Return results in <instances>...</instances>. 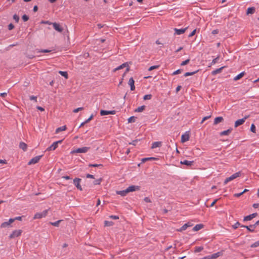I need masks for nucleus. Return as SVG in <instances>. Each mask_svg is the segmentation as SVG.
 Returning <instances> with one entry per match:
<instances>
[{
	"label": "nucleus",
	"mask_w": 259,
	"mask_h": 259,
	"mask_svg": "<svg viewBox=\"0 0 259 259\" xmlns=\"http://www.w3.org/2000/svg\"><path fill=\"white\" fill-rule=\"evenodd\" d=\"M259 246V240L251 245V247H256Z\"/></svg>",
	"instance_id": "49530a36"
},
{
	"label": "nucleus",
	"mask_w": 259,
	"mask_h": 259,
	"mask_svg": "<svg viewBox=\"0 0 259 259\" xmlns=\"http://www.w3.org/2000/svg\"><path fill=\"white\" fill-rule=\"evenodd\" d=\"M223 121H224V118H223V117H221V116L217 117L215 118V119L214 120L213 124L217 125L218 123H219L221 122H223Z\"/></svg>",
	"instance_id": "a211bd4d"
},
{
	"label": "nucleus",
	"mask_w": 259,
	"mask_h": 259,
	"mask_svg": "<svg viewBox=\"0 0 259 259\" xmlns=\"http://www.w3.org/2000/svg\"><path fill=\"white\" fill-rule=\"evenodd\" d=\"M61 221H62V220H59V221H56V222H50V223L52 225H53V226H54L58 227V226H59V224H60V223Z\"/></svg>",
	"instance_id": "72a5a7b5"
},
{
	"label": "nucleus",
	"mask_w": 259,
	"mask_h": 259,
	"mask_svg": "<svg viewBox=\"0 0 259 259\" xmlns=\"http://www.w3.org/2000/svg\"><path fill=\"white\" fill-rule=\"evenodd\" d=\"M157 159V158H155V157H146V158H143L141 159V161H142V163H144L146 161H149V160H156Z\"/></svg>",
	"instance_id": "4be33fe9"
},
{
	"label": "nucleus",
	"mask_w": 259,
	"mask_h": 259,
	"mask_svg": "<svg viewBox=\"0 0 259 259\" xmlns=\"http://www.w3.org/2000/svg\"><path fill=\"white\" fill-rule=\"evenodd\" d=\"M83 109V107H79V108H77L75 109L74 110H73V112L74 113H77L78 111H81V110H82Z\"/></svg>",
	"instance_id": "8fccbe9b"
},
{
	"label": "nucleus",
	"mask_w": 259,
	"mask_h": 259,
	"mask_svg": "<svg viewBox=\"0 0 259 259\" xmlns=\"http://www.w3.org/2000/svg\"><path fill=\"white\" fill-rule=\"evenodd\" d=\"M232 131V128H230L226 131H224L223 132H222L221 133H220V135L221 136H223V135H228Z\"/></svg>",
	"instance_id": "393cba45"
},
{
	"label": "nucleus",
	"mask_w": 259,
	"mask_h": 259,
	"mask_svg": "<svg viewBox=\"0 0 259 259\" xmlns=\"http://www.w3.org/2000/svg\"><path fill=\"white\" fill-rule=\"evenodd\" d=\"M15 221V219H10L8 222L3 223L1 225V228H4L9 227Z\"/></svg>",
	"instance_id": "6e6552de"
},
{
	"label": "nucleus",
	"mask_w": 259,
	"mask_h": 259,
	"mask_svg": "<svg viewBox=\"0 0 259 259\" xmlns=\"http://www.w3.org/2000/svg\"><path fill=\"white\" fill-rule=\"evenodd\" d=\"M196 30L195 29L189 35V37H192L193 36V35H194L196 33Z\"/></svg>",
	"instance_id": "bf43d9fd"
},
{
	"label": "nucleus",
	"mask_w": 259,
	"mask_h": 259,
	"mask_svg": "<svg viewBox=\"0 0 259 259\" xmlns=\"http://www.w3.org/2000/svg\"><path fill=\"white\" fill-rule=\"evenodd\" d=\"M140 140L138 139H136L135 140L133 141L131 143H130V144H132L134 146H135L138 144V142H139Z\"/></svg>",
	"instance_id": "de8ad7c7"
},
{
	"label": "nucleus",
	"mask_w": 259,
	"mask_h": 259,
	"mask_svg": "<svg viewBox=\"0 0 259 259\" xmlns=\"http://www.w3.org/2000/svg\"><path fill=\"white\" fill-rule=\"evenodd\" d=\"M203 227V225L201 224H197L193 228V230L194 231H198L201 229Z\"/></svg>",
	"instance_id": "bb28decb"
},
{
	"label": "nucleus",
	"mask_w": 259,
	"mask_h": 259,
	"mask_svg": "<svg viewBox=\"0 0 259 259\" xmlns=\"http://www.w3.org/2000/svg\"><path fill=\"white\" fill-rule=\"evenodd\" d=\"M22 231L21 230H16L13 231L12 234H11L9 236V238L10 239L14 238L17 237L21 235Z\"/></svg>",
	"instance_id": "39448f33"
},
{
	"label": "nucleus",
	"mask_w": 259,
	"mask_h": 259,
	"mask_svg": "<svg viewBox=\"0 0 259 259\" xmlns=\"http://www.w3.org/2000/svg\"><path fill=\"white\" fill-rule=\"evenodd\" d=\"M124 67H126V68L125 71L124 72V73L122 75V77H123L125 76V74L127 72H128L129 70H130V67L128 66V64L127 62L123 63L122 64L120 65V66L117 67V68H115L114 69L113 71L115 72V71H116L117 70H120V69H122V68H123Z\"/></svg>",
	"instance_id": "f257e3e1"
},
{
	"label": "nucleus",
	"mask_w": 259,
	"mask_h": 259,
	"mask_svg": "<svg viewBox=\"0 0 259 259\" xmlns=\"http://www.w3.org/2000/svg\"><path fill=\"white\" fill-rule=\"evenodd\" d=\"M66 125H64V126H61V127H58L56 130V134H58L59 133V132H62V131H65L66 130Z\"/></svg>",
	"instance_id": "a878e982"
},
{
	"label": "nucleus",
	"mask_w": 259,
	"mask_h": 259,
	"mask_svg": "<svg viewBox=\"0 0 259 259\" xmlns=\"http://www.w3.org/2000/svg\"><path fill=\"white\" fill-rule=\"evenodd\" d=\"M140 187L139 186H130L126 189V191H127L128 193L131 192H134L136 191L140 190Z\"/></svg>",
	"instance_id": "9d476101"
},
{
	"label": "nucleus",
	"mask_w": 259,
	"mask_h": 259,
	"mask_svg": "<svg viewBox=\"0 0 259 259\" xmlns=\"http://www.w3.org/2000/svg\"><path fill=\"white\" fill-rule=\"evenodd\" d=\"M255 9L254 7H250L248 8L246 11V14H252L255 12Z\"/></svg>",
	"instance_id": "412c9836"
},
{
	"label": "nucleus",
	"mask_w": 259,
	"mask_h": 259,
	"mask_svg": "<svg viewBox=\"0 0 259 259\" xmlns=\"http://www.w3.org/2000/svg\"><path fill=\"white\" fill-rule=\"evenodd\" d=\"M63 140H61L59 141L54 142L51 146H57L58 144H61L63 142Z\"/></svg>",
	"instance_id": "e433bc0d"
},
{
	"label": "nucleus",
	"mask_w": 259,
	"mask_h": 259,
	"mask_svg": "<svg viewBox=\"0 0 259 259\" xmlns=\"http://www.w3.org/2000/svg\"><path fill=\"white\" fill-rule=\"evenodd\" d=\"M243 192H241V193H236L234 195V196L235 197H240V196H241L242 194H243Z\"/></svg>",
	"instance_id": "0e129e2a"
},
{
	"label": "nucleus",
	"mask_w": 259,
	"mask_h": 259,
	"mask_svg": "<svg viewBox=\"0 0 259 259\" xmlns=\"http://www.w3.org/2000/svg\"><path fill=\"white\" fill-rule=\"evenodd\" d=\"M198 71H199V70H196L193 72H187L184 74V76L187 77L188 76L193 75L195 74V73H196L197 72H198Z\"/></svg>",
	"instance_id": "cd10ccee"
},
{
	"label": "nucleus",
	"mask_w": 259,
	"mask_h": 259,
	"mask_svg": "<svg viewBox=\"0 0 259 259\" xmlns=\"http://www.w3.org/2000/svg\"><path fill=\"white\" fill-rule=\"evenodd\" d=\"M152 96L151 94L146 95L144 96L143 99L144 100H150L152 98Z\"/></svg>",
	"instance_id": "c9c22d12"
},
{
	"label": "nucleus",
	"mask_w": 259,
	"mask_h": 259,
	"mask_svg": "<svg viewBox=\"0 0 259 259\" xmlns=\"http://www.w3.org/2000/svg\"><path fill=\"white\" fill-rule=\"evenodd\" d=\"M190 59H188L184 61H183L181 64V65L182 66H184V65H187V64H188L190 62Z\"/></svg>",
	"instance_id": "a19ab883"
},
{
	"label": "nucleus",
	"mask_w": 259,
	"mask_h": 259,
	"mask_svg": "<svg viewBox=\"0 0 259 259\" xmlns=\"http://www.w3.org/2000/svg\"><path fill=\"white\" fill-rule=\"evenodd\" d=\"M59 73L66 79L68 78V73L66 71H59Z\"/></svg>",
	"instance_id": "c85d7f7f"
},
{
	"label": "nucleus",
	"mask_w": 259,
	"mask_h": 259,
	"mask_svg": "<svg viewBox=\"0 0 259 259\" xmlns=\"http://www.w3.org/2000/svg\"><path fill=\"white\" fill-rule=\"evenodd\" d=\"M241 176V172H238L233 174L230 177L226 178L224 181V184H227L228 182L234 180L235 179Z\"/></svg>",
	"instance_id": "f03ea898"
},
{
	"label": "nucleus",
	"mask_w": 259,
	"mask_h": 259,
	"mask_svg": "<svg viewBox=\"0 0 259 259\" xmlns=\"http://www.w3.org/2000/svg\"><path fill=\"white\" fill-rule=\"evenodd\" d=\"M88 147H82V148H77V149L75 150H73V151H71V153H85L88 151Z\"/></svg>",
	"instance_id": "423d86ee"
},
{
	"label": "nucleus",
	"mask_w": 259,
	"mask_h": 259,
	"mask_svg": "<svg viewBox=\"0 0 259 259\" xmlns=\"http://www.w3.org/2000/svg\"><path fill=\"white\" fill-rule=\"evenodd\" d=\"M161 144V142H155L152 144V146H159Z\"/></svg>",
	"instance_id": "864d4df0"
},
{
	"label": "nucleus",
	"mask_w": 259,
	"mask_h": 259,
	"mask_svg": "<svg viewBox=\"0 0 259 259\" xmlns=\"http://www.w3.org/2000/svg\"><path fill=\"white\" fill-rule=\"evenodd\" d=\"M114 224V223L112 221H104V225L105 226H112Z\"/></svg>",
	"instance_id": "7c9ffc66"
},
{
	"label": "nucleus",
	"mask_w": 259,
	"mask_h": 259,
	"mask_svg": "<svg viewBox=\"0 0 259 259\" xmlns=\"http://www.w3.org/2000/svg\"><path fill=\"white\" fill-rule=\"evenodd\" d=\"M250 131L254 133H255V126L254 124H252L250 127Z\"/></svg>",
	"instance_id": "a18cd8bd"
},
{
	"label": "nucleus",
	"mask_w": 259,
	"mask_h": 259,
	"mask_svg": "<svg viewBox=\"0 0 259 259\" xmlns=\"http://www.w3.org/2000/svg\"><path fill=\"white\" fill-rule=\"evenodd\" d=\"M51 52V50H47V49L40 50L38 51V52H39V53H49Z\"/></svg>",
	"instance_id": "c03bdc74"
},
{
	"label": "nucleus",
	"mask_w": 259,
	"mask_h": 259,
	"mask_svg": "<svg viewBox=\"0 0 259 259\" xmlns=\"http://www.w3.org/2000/svg\"><path fill=\"white\" fill-rule=\"evenodd\" d=\"M53 28L57 31L59 32H62L63 30V28L60 26V25L56 22L53 23Z\"/></svg>",
	"instance_id": "f8f14e48"
},
{
	"label": "nucleus",
	"mask_w": 259,
	"mask_h": 259,
	"mask_svg": "<svg viewBox=\"0 0 259 259\" xmlns=\"http://www.w3.org/2000/svg\"><path fill=\"white\" fill-rule=\"evenodd\" d=\"M210 117H211V115L203 117L201 122V123H202L205 120L210 118Z\"/></svg>",
	"instance_id": "3c124183"
},
{
	"label": "nucleus",
	"mask_w": 259,
	"mask_h": 259,
	"mask_svg": "<svg viewBox=\"0 0 259 259\" xmlns=\"http://www.w3.org/2000/svg\"><path fill=\"white\" fill-rule=\"evenodd\" d=\"M110 218L112 219H114V220H117V219H119L118 216H117V215H110Z\"/></svg>",
	"instance_id": "680f3d73"
},
{
	"label": "nucleus",
	"mask_w": 259,
	"mask_h": 259,
	"mask_svg": "<svg viewBox=\"0 0 259 259\" xmlns=\"http://www.w3.org/2000/svg\"><path fill=\"white\" fill-rule=\"evenodd\" d=\"M36 108H37V109H38V110H40L41 111H44L45 110L44 108L40 106H37Z\"/></svg>",
	"instance_id": "338daca9"
},
{
	"label": "nucleus",
	"mask_w": 259,
	"mask_h": 259,
	"mask_svg": "<svg viewBox=\"0 0 259 259\" xmlns=\"http://www.w3.org/2000/svg\"><path fill=\"white\" fill-rule=\"evenodd\" d=\"M187 29V27H186L185 28H182V29L175 28L174 30L175 31L176 34H177L178 35H180V34H183L184 33H185V32L186 31Z\"/></svg>",
	"instance_id": "4468645a"
},
{
	"label": "nucleus",
	"mask_w": 259,
	"mask_h": 259,
	"mask_svg": "<svg viewBox=\"0 0 259 259\" xmlns=\"http://www.w3.org/2000/svg\"><path fill=\"white\" fill-rule=\"evenodd\" d=\"M128 84L131 87V91H134L135 90V81L133 77H131L128 80Z\"/></svg>",
	"instance_id": "2eb2a0df"
},
{
	"label": "nucleus",
	"mask_w": 259,
	"mask_h": 259,
	"mask_svg": "<svg viewBox=\"0 0 259 259\" xmlns=\"http://www.w3.org/2000/svg\"><path fill=\"white\" fill-rule=\"evenodd\" d=\"M136 117L133 116H131L128 119V122L129 123H131V122H134L135 121V119H136Z\"/></svg>",
	"instance_id": "4c0bfd02"
},
{
	"label": "nucleus",
	"mask_w": 259,
	"mask_h": 259,
	"mask_svg": "<svg viewBox=\"0 0 259 259\" xmlns=\"http://www.w3.org/2000/svg\"><path fill=\"white\" fill-rule=\"evenodd\" d=\"M29 99L30 100H34V101H35V102H37V97L36 96H30Z\"/></svg>",
	"instance_id": "6e6d98bb"
},
{
	"label": "nucleus",
	"mask_w": 259,
	"mask_h": 259,
	"mask_svg": "<svg viewBox=\"0 0 259 259\" xmlns=\"http://www.w3.org/2000/svg\"><path fill=\"white\" fill-rule=\"evenodd\" d=\"M102 166V165H101V164H97L89 165V166H90V167H98V166Z\"/></svg>",
	"instance_id": "e2e57ef3"
},
{
	"label": "nucleus",
	"mask_w": 259,
	"mask_h": 259,
	"mask_svg": "<svg viewBox=\"0 0 259 259\" xmlns=\"http://www.w3.org/2000/svg\"><path fill=\"white\" fill-rule=\"evenodd\" d=\"M257 215V213H253L249 215L246 216L244 218V221H248L252 220L253 218H255Z\"/></svg>",
	"instance_id": "dca6fc26"
},
{
	"label": "nucleus",
	"mask_w": 259,
	"mask_h": 259,
	"mask_svg": "<svg viewBox=\"0 0 259 259\" xmlns=\"http://www.w3.org/2000/svg\"><path fill=\"white\" fill-rule=\"evenodd\" d=\"M241 227L246 228L249 231L251 232H253L254 230V229H253V228L251 227L250 226H242Z\"/></svg>",
	"instance_id": "f704fd0d"
},
{
	"label": "nucleus",
	"mask_w": 259,
	"mask_h": 259,
	"mask_svg": "<svg viewBox=\"0 0 259 259\" xmlns=\"http://www.w3.org/2000/svg\"><path fill=\"white\" fill-rule=\"evenodd\" d=\"M188 227H187V225L185 224L181 228H180L179 229H178V231H179V232H182L185 230H186L187 229Z\"/></svg>",
	"instance_id": "473e14b6"
},
{
	"label": "nucleus",
	"mask_w": 259,
	"mask_h": 259,
	"mask_svg": "<svg viewBox=\"0 0 259 259\" xmlns=\"http://www.w3.org/2000/svg\"><path fill=\"white\" fill-rule=\"evenodd\" d=\"M22 18L24 22H26L29 20V17L25 14L22 16Z\"/></svg>",
	"instance_id": "37998d69"
},
{
	"label": "nucleus",
	"mask_w": 259,
	"mask_h": 259,
	"mask_svg": "<svg viewBox=\"0 0 259 259\" xmlns=\"http://www.w3.org/2000/svg\"><path fill=\"white\" fill-rule=\"evenodd\" d=\"M245 74L244 72H242L234 78V80L236 81L241 78Z\"/></svg>",
	"instance_id": "b1692460"
},
{
	"label": "nucleus",
	"mask_w": 259,
	"mask_h": 259,
	"mask_svg": "<svg viewBox=\"0 0 259 259\" xmlns=\"http://www.w3.org/2000/svg\"><path fill=\"white\" fill-rule=\"evenodd\" d=\"M93 115H91L90 117L85 121V122L88 123L89 122H90L93 119Z\"/></svg>",
	"instance_id": "052dcab7"
},
{
	"label": "nucleus",
	"mask_w": 259,
	"mask_h": 259,
	"mask_svg": "<svg viewBox=\"0 0 259 259\" xmlns=\"http://www.w3.org/2000/svg\"><path fill=\"white\" fill-rule=\"evenodd\" d=\"M144 201L146 202H151V200H150V199L148 197H145L144 198Z\"/></svg>",
	"instance_id": "774afa93"
},
{
	"label": "nucleus",
	"mask_w": 259,
	"mask_h": 259,
	"mask_svg": "<svg viewBox=\"0 0 259 259\" xmlns=\"http://www.w3.org/2000/svg\"><path fill=\"white\" fill-rule=\"evenodd\" d=\"M249 117V115L245 116L244 118L242 119H238L236 120L235 122V127H236L240 125H242L244 123L245 120Z\"/></svg>",
	"instance_id": "1a4fd4ad"
},
{
	"label": "nucleus",
	"mask_w": 259,
	"mask_h": 259,
	"mask_svg": "<svg viewBox=\"0 0 259 259\" xmlns=\"http://www.w3.org/2000/svg\"><path fill=\"white\" fill-rule=\"evenodd\" d=\"M80 181H81V179L76 178V179H74V180H73V184L77 187V188L78 189H79V190H82L81 187L80 185Z\"/></svg>",
	"instance_id": "ddd939ff"
},
{
	"label": "nucleus",
	"mask_w": 259,
	"mask_h": 259,
	"mask_svg": "<svg viewBox=\"0 0 259 259\" xmlns=\"http://www.w3.org/2000/svg\"><path fill=\"white\" fill-rule=\"evenodd\" d=\"M225 67V66H223V67H220L219 68H218V69L212 71L211 72V74L212 75H216V74H217L218 73H221L222 72L223 69Z\"/></svg>",
	"instance_id": "6ab92c4d"
},
{
	"label": "nucleus",
	"mask_w": 259,
	"mask_h": 259,
	"mask_svg": "<svg viewBox=\"0 0 259 259\" xmlns=\"http://www.w3.org/2000/svg\"><path fill=\"white\" fill-rule=\"evenodd\" d=\"M240 225V224L239 222H237L233 225V227L235 229H237Z\"/></svg>",
	"instance_id": "4d7b16f0"
},
{
	"label": "nucleus",
	"mask_w": 259,
	"mask_h": 259,
	"mask_svg": "<svg viewBox=\"0 0 259 259\" xmlns=\"http://www.w3.org/2000/svg\"><path fill=\"white\" fill-rule=\"evenodd\" d=\"M223 254L222 252H218L217 253H213L210 255H208L204 256V257L201 259H217L220 256H222Z\"/></svg>",
	"instance_id": "7ed1b4c3"
},
{
	"label": "nucleus",
	"mask_w": 259,
	"mask_h": 259,
	"mask_svg": "<svg viewBox=\"0 0 259 259\" xmlns=\"http://www.w3.org/2000/svg\"><path fill=\"white\" fill-rule=\"evenodd\" d=\"M145 107H146L144 105L139 107L138 108H137L135 110V112H142L145 109Z\"/></svg>",
	"instance_id": "c756f323"
},
{
	"label": "nucleus",
	"mask_w": 259,
	"mask_h": 259,
	"mask_svg": "<svg viewBox=\"0 0 259 259\" xmlns=\"http://www.w3.org/2000/svg\"><path fill=\"white\" fill-rule=\"evenodd\" d=\"M42 156V155H39L35 156L33 158H32L28 163V165H32L36 163H37L39 160L40 159L41 157Z\"/></svg>",
	"instance_id": "0eeeda50"
},
{
	"label": "nucleus",
	"mask_w": 259,
	"mask_h": 259,
	"mask_svg": "<svg viewBox=\"0 0 259 259\" xmlns=\"http://www.w3.org/2000/svg\"><path fill=\"white\" fill-rule=\"evenodd\" d=\"M48 214V210H45L41 212L36 213L34 217V219H41L43 217H45Z\"/></svg>",
	"instance_id": "20e7f679"
},
{
	"label": "nucleus",
	"mask_w": 259,
	"mask_h": 259,
	"mask_svg": "<svg viewBox=\"0 0 259 259\" xmlns=\"http://www.w3.org/2000/svg\"><path fill=\"white\" fill-rule=\"evenodd\" d=\"M14 25L12 24V23H10L9 25H8V29L9 30H12L13 29H14Z\"/></svg>",
	"instance_id": "5fc2aeb1"
},
{
	"label": "nucleus",
	"mask_w": 259,
	"mask_h": 259,
	"mask_svg": "<svg viewBox=\"0 0 259 259\" xmlns=\"http://www.w3.org/2000/svg\"><path fill=\"white\" fill-rule=\"evenodd\" d=\"M116 193L121 196H124L127 194L128 192L126 191V189H125L122 191H118L116 192Z\"/></svg>",
	"instance_id": "5701e85b"
},
{
	"label": "nucleus",
	"mask_w": 259,
	"mask_h": 259,
	"mask_svg": "<svg viewBox=\"0 0 259 259\" xmlns=\"http://www.w3.org/2000/svg\"><path fill=\"white\" fill-rule=\"evenodd\" d=\"M193 162H194L193 161H188L187 160H184L183 161H181L180 162V163L182 164H185L187 166H191L193 164Z\"/></svg>",
	"instance_id": "aec40b11"
},
{
	"label": "nucleus",
	"mask_w": 259,
	"mask_h": 259,
	"mask_svg": "<svg viewBox=\"0 0 259 259\" xmlns=\"http://www.w3.org/2000/svg\"><path fill=\"white\" fill-rule=\"evenodd\" d=\"M259 225V220L257 221L254 225H250V227L252 228H253V229H255L256 226Z\"/></svg>",
	"instance_id": "13d9d810"
},
{
	"label": "nucleus",
	"mask_w": 259,
	"mask_h": 259,
	"mask_svg": "<svg viewBox=\"0 0 259 259\" xmlns=\"http://www.w3.org/2000/svg\"><path fill=\"white\" fill-rule=\"evenodd\" d=\"M203 249V246H197L195 248L194 252H199L201 251Z\"/></svg>",
	"instance_id": "2f4dec72"
},
{
	"label": "nucleus",
	"mask_w": 259,
	"mask_h": 259,
	"mask_svg": "<svg viewBox=\"0 0 259 259\" xmlns=\"http://www.w3.org/2000/svg\"><path fill=\"white\" fill-rule=\"evenodd\" d=\"M189 139V135L186 133L182 136L181 142H182V143H184V142L188 141Z\"/></svg>",
	"instance_id": "f3484780"
},
{
	"label": "nucleus",
	"mask_w": 259,
	"mask_h": 259,
	"mask_svg": "<svg viewBox=\"0 0 259 259\" xmlns=\"http://www.w3.org/2000/svg\"><path fill=\"white\" fill-rule=\"evenodd\" d=\"M101 181H102L101 179H97L94 181V185H99V184H100Z\"/></svg>",
	"instance_id": "09e8293b"
},
{
	"label": "nucleus",
	"mask_w": 259,
	"mask_h": 259,
	"mask_svg": "<svg viewBox=\"0 0 259 259\" xmlns=\"http://www.w3.org/2000/svg\"><path fill=\"white\" fill-rule=\"evenodd\" d=\"M159 68V65H154L150 67L148 69V71H152L153 69H157Z\"/></svg>",
	"instance_id": "79ce46f5"
},
{
	"label": "nucleus",
	"mask_w": 259,
	"mask_h": 259,
	"mask_svg": "<svg viewBox=\"0 0 259 259\" xmlns=\"http://www.w3.org/2000/svg\"><path fill=\"white\" fill-rule=\"evenodd\" d=\"M182 69H178V70L175 71V72H174L172 74L173 75L178 74L179 73H181L182 72Z\"/></svg>",
	"instance_id": "603ef678"
},
{
	"label": "nucleus",
	"mask_w": 259,
	"mask_h": 259,
	"mask_svg": "<svg viewBox=\"0 0 259 259\" xmlns=\"http://www.w3.org/2000/svg\"><path fill=\"white\" fill-rule=\"evenodd\" d=\"M115 113H116V111L115 110L107 111V110H101L100 111V114L102 116L106 115H108V114H115Z\"/></svg>",
	"instance_id": "9b49d317"
},
{
	"label": "nucleus",
	"mask_w": 259,
	"mask_h": 259,
	"mask_svg": "<svg viewBox=\"0 0 259 259\" xmlns=\"http://www.w3.org/2000/svg\"><path fill=\"white\" fill-rule=\"evenodd\" d=\"M56 147H50L48 148L46 150L47 151H50V150H55Z\"/></svg>",
	"instance_id": "69168bd1"
},
{
	"label": "nucleus",
	"mask_w": 259,
	"mask_h": 259,
	"mask_svg": "<svg viewBox=\"0 0 259 259\" xmlns=\"http://www.w3.org/2000/svg\"><path fill=\"white\" fill-rule=\"evenodd\" d=\"M13 19L15 21L16 23H18L19 21V17L17 14H14L13 15Z\"/></svg>",
	"instance_id": "58836bf2"
},
{
	"label": "nucleus",
	"mask_w": 259,
	"mask_h": 259,
	"mask_svg": "<svg viewBox=\"0 0 259 259\" xmlns=\"http://www.w3.org/2000/svg\"><path fill=\"white\" fill-rule=\"evenodd\" d=\"M219 58H220L219 56H218L217 58L213 59L211 63V65H213V64H215L216 63H217L218 60H219Z\"/></svg>",
	"instance_id": "ea45409f"
}]
</instances>
